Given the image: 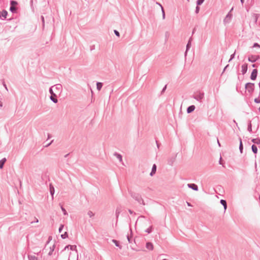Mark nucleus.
<instances>
[{"mask_svg":"<svg viewBox=\"0 0 260 260\" xmlns=\"http://www.w3.org/2000/svg\"><path fill=\"white\" fill-rule=\"evenodd\" d=\"M176 155H173L171 157L169 158V159L168 160V163L169 165H173L174 162L175 161L176 159Z\"/></svg>","mask_w":260,"mask_h":260,"instance_id":"0eeeda50","label":"nucleus"},{"mask_svg":"<svg viewBox=\"0 0 260 260\" xmlns=\"http://www.w3.org/2000/svg\"><path fill=\"white\" fill-rule=\"evenodd\" d=\"M30 260H37V258L35 257H31Z\"/></svg>","mask_w":260,"mask_h":260,"instance_id":"ea45409f","label":"nucleus"},{"mask_svg":"<svg viewBox=\"0 0 260 260\" xmlns=\"http://www.w3.org/2000/svg\"><path fill=\"white\" fill-rule=\"evenodd\" d=\"M115 155L117 156V157L119 159V160L120 161H122V156H121V155L118 154H115Z\"/></svg>","mask_w":260,"mask_h":260,"instance_id":"cd10ccee","label":"nucleus"},{"mask_svg":"<svg viewBox=\"0 0 260 260\" xmlns=\"http://www.w3.org/2000/svg\"><path fill=\"white\" fill-rule=\"evenodd\" d=\"M114 32L117 36L119 37V33L118 31L115 30Z\"/></svg>","mask_w":260,"mask_h":260,"instance_id":"e433bc0d","label":"nucleus"},{"mask_svg":"<svg viewBox=\"0 0 260 260\" xmlns=\"http://www.w3.org/2000/svg\"><path fill=\"white\" fill-rule=\"evenodd\" d=\"M70 249L72 251H75L76 253H77V249H76V246L75 245H69L66 246L64 248V251H68L69 249Z\"/></svg>","mask_w":260,"mask_h":260,"instance_id":"423d86ee","label":"nucleus"},{"mask_svg":"<svg viewBox=\"0 0 260 260\" xmlns=\"http://www.w3.org/2000/svg\"><path fill=\"white\" fill-rule=\"evenodd\" d=\"M248 131L251 133L252 132V125H251V122L250 121L248 125V128H247Z\"/></svg>","mask_w":260,"mask_h":260,"instance_id":"4be33fe9","label":"nucleus"},{"mask_svg":"<svg viewBox=\"0 0 260 260\" xmlns=\"http://www.w3.org/2000/svg\"><path fill=\"white\" fill-rule=\"evenodd\" d=\"M67 232H65L63 234H61V237L63 238V239H65L66 237H67Z\"/></svg>","mask_w":260,"mask_h":260,"instance_id":"c756f323","label":"nucleus"},{"mask_svg":"<svg viewBox=\"0 0 260 260\" xmlns=\"http://www.w3.org/2000/svg\"><path fill=\"white\" fill-rule=\"evenodd\" d=\"M61 208L62 211L63 212L64 214L66 215L67 214V211H66V210L64 209V208H63L62 206L61 207Z\"/></svg>","mask_w":260,"mask_h":260,"instance_id":"c9c22d12","label":"nucleus"},{"mask_svg":"<svg viewBox=\"0 0 260 260\" xmlns=\"http://www.w3.org/2000/svg\"><path fill=\"white\" fill-rule=\"evenodd\" d=\"M252 67L253 68H255V67H256V64H253L252 65Z\"/></svg>","mask_w":260,"mask_h":260,"instance_id":"49530a36","label":"nucleus"},{"mask_svg":"<svg viewBox=\"0 0 260 260\" xmlns=\"http://www.w3.org/2000/svg\"><path fill=\"white\" fill-rule=\"evenodd\" d=\"M243 149V146L242 140H241V139L240 138L239 149H240V152L241 153H242Z\"/></svg>","mask_w":260,"mask_h":260,"instance_id":"6ab92c4d","label":"nucleus"},{"mask_svg":"<svg viewBox=\"0 0 260 260\" xmlns=\"http://www.w3.org/2000/svg\"><path fill=\"white\" fill-rule=\"evenodd\" d=\"M165 36H166V38H168L169 37V33L168 32H166V34H165Z\"/></svg>","mask_w":260,"mask_h":260,"instance_id":"a19ab883","label":"nucleus"},{"mask_svg":"<svg viewBox=\"0 0 260 260\" xmlns=\"http://www.w3.org/2000/svg\"><path fill=\"white\" fill-rule=\"evenodd\" d=\"M248 65L247 63H244L242 66V73L243 75L246 74L247 71Z\"/></svg>","mask_w":260,"mask_h":260,"instance_id":"1a4fd4ad","label":"nucleus"},{"mask_svg":"<svg viewBox=\"0 0 260 260\" xmlns=\"http://www.w3.org/2000/svg\"><path fill=\"white\" fill-rule=\"evenodd\" d=\"M253 47H258V48H259L260 47V45L258 43H254V44L253 45Z\"/></svg>","mask_w":260,"mask_h":260,"instance_id":"2f4dec72","label":"nucleus"},{"mask_svg":"<svg viewBox=\"0 0 260 260\" xmlns=\"http://www.w3.org/2000/svg\"><path fill=\"white\" fill-rule=\"evenodd\" d=\"M221 157H220V160H219V164H221Z\"/></svg>","mask_w":260,"mask_h":260,"instance_id":"8fccbe9b","label":"nucleus"},{"mask_svg":"<svg viewBox=\"0 0 260 260\" xmlns=\"http://www.w3.org/2000/svg\"><path fill=\"white\" fill-rule=\"evenodd\" d=\"M221 204L223 206L224 210H225L227 208V203L226 201L224 200H221L220 201Z\"/></svg>","mask_w":260,"mask_h":260,"instance_id":"4468645a","label":"nucleus"},{"mask_svg":"<svg viewBox=\"0 0 260 260\" xmlns=\"http://www.w3.org/2000/svg\"><path fill=\"white\" fill-rule=\"evenodd\" d=\"M55 248V244L53 242H51L50 241L48 242L45 247L46 251L48 252V254L50 255L54 251Z\"/></svg>","mask_w":260,"mask_h":260,"instance_id":"f257e3e1","label":"nucleus"},{"mask_svg":"<svg viewBox=\"0 0 260 260\" xmlns=\"http://www.w3.org/2000/svg\"><path fill=\"white\" fill-rule=\"evenodd\" d=\"M192 98L197 101L202 102V100L204 98V93L202 92H197L194 93L193 95Z\"/></svg>","mask_w":260,"mask_h":260,"instance_id":"f03ea898","label":"nucleus"},{"mask_svg":"<svg viewBox=\"0 0 260 260\" xmlns=\"http://www.w3.org/2000/svg\"><path fill=\"white\" fill-rule=\"evenodd\" d=\"M163 16H164V19H165V12L164 11Z\"/></svg>","mask_w":260,"mask_h":260,"instance_id":"09e8293b","label":"nucleus"},{"mask_svg":"<svg viewBox=\"0 0 260 260\" xmlns=\"http://www.w3.org/2000/svg\"><path fill=\"white\" fill-rule=\"evenodd\" d=\"M195 108H196V107L194 105H191V106H189L187 108V113H191L192 112H193Z\"/></svg>","mask_w":260,"mask_h":260,"instance_id":"f8f14e48","label":"nucleus"},{"mask_svg":"<svg viewBox=\"0 0 260 260\" xmlns=\"http://www.w3.org/2000/svg\"><path fill=\"white\" fill-rule=\"evenodd\" d=\"M187 204L188 206H192V205H191L190 203H188V202H187Z\"/></svg>","mask_w":260,"mask_h":260,"instance_id":"a18cd8bd","label":"nucleus"},{"mask_svg":"<svg viewBox=\"0 0 260 260\" xmlns=\"http://www.w3.org/2000/svg\"><path fill=\"white\" fill-rule=\"evenodd\" d=\"M50 190L51 194L53 195L54 193V188L53 186H52V185H50Z\"/></svg>","mask_w":260,"mask_h":260,"instance_id":"b1692460","label":"nucleus"},{"mask_svg":"<svg viewBox=\"0 0 260 260\" xmlns=\"http://www.w3.org/2000/svg\"><path fill=\"white\" fill-rule=\"evenodd\" d=\"M251 149H252V152L254 153V154H256L257 153V147L256 146V145H255L254 144H253L251 146Z\"/></svg>","mask_w":260,"mask_h":260,"instance_id":"2eb2a0df","label":"nucleus"},{"mask_svg":"<svg viewBox=\"0 0 260 260\" xmlns=\"http://www.w3.org/2000/svg\"><path fill=\"white\" fill-rule=\"evenodd\" d=\"M218 144H219V145L220 146V143L218 141Z\"/></svg>","mask_w":260,"mask_h":260,"instance_id":"3c124183","label":"nucleus"},{"mask_svg":"<svg viewBox=\"0 0 260 260\" xmlns=\"http://www.w3.org/2000/svg\"><path fill=\"white\" fill-rule=\"evenodd\" d=\"M187 186L195 191H198L199 190L198 185L194 183L188 184Z\"/></svg>","mask_w":260,"mask_h":260,"instance_id":"6e6552de","label":"nucleus"},{"mask_svg":"<svg viewBox=\"0 0 260 260\" xmlns=\"http://www.w3.org/2000/svg\"><path fill=\"white\" fill-rule=\"evenodd\" d=\"M102 83L101 82H98L96 84V87L98 90H100L101 88L102 87Z\"/></svg>","mask_w":260,"mask_h":260,"instance_id":"412c9836","label":"nucleus"},{"mask_svg":"<svg viewBox=\"0 0 260 260\" xmlns=\"http://www.w3.org/2000/svg\"><path fill=\"white\" fill-rule=\"evenodd\" d=\"M6 161V159L5 158H3L2 160H0V168L2 169L3 167L4 164Z\"/></svg>","mask_w":260,"mask_h":260,"instance_id":"aec40b11","label":"nucleus"},{"mask_svg":"<svg viewBox=\"0 0 260 260\" xmlns=\"http://www.w3.org/2000/svg\"><path fill=\"white\" fill-rule=\"evenodd\" d=\"M254 102H255L256 103H260V99L255 98L254 99Z\"/></svg>","mask_w":260,"mask_h":260,"instance_id":"473e14b6","label":"nucleus"},{"mask_svg":"<svg viewBox=\"0 0 260 260\" xmlns=\"http://www.w3.org/2000/svg\"><path fill=\"white\" fill-rule=\"evenodd\" d=\"M50 92L52 95H55V94L53 93L52 89L51 88L50 89Z\"/></svg>","mask_w":260,"mask_h":260,"instance_id":"58836bf2","label":"nucleus"},{"mask_svg":"<svg viewBox=\"0 0 260 260\" xmlns=\"http://www.w3.org/2000/svg\"><path fill=\"white\" fill-rule=\"evenodd\" d=\"M205 0H197V5L198 6H200L201 5H202L203 2H204Z\"/></svg>","mask_w":260,"mask_h":260,"instance_id":"393cba45","label":"nucleus"},{"mask_svg":"<svg viewBox=\"0 0 260 260\" xmlns=\"http://www.w3.org/2000/svg\"><path fill=\"white\" fill-rule=\"evenodd\" d=\"M241 1V3H242V4H243L244 2V0H240Z\"/></svg>","mask_w":260,"mask_h":260,"instance_id":"de8ad7c7","label":"nucleus"},{"mask_svg":"<svg viewBox=\"0 0 260 260\" xmlns=\"http://www.w3.org/2000/svg\"><path fill=\"white\" fill-rule=\"evenodd\" d=\"M164 260H168V259H166V258H164Z\"/></svg>","mask_w":260,"mask_h":260,"instance_id":"603ef678","label":"nucleus"},{"mask_svg":"<svg viewBox=\"0 0 260 260\" xmlns=\"http://www.w3.org/2000/svg\"><path fill=\"white\" fill-rule=\"evenodd\" d=\"M259 200H260V196H259Z\"/></svg>","mask_w":260,"mask_h":260,"instance_id":"864d4df0","label":"nucleus"},{"mask_svg":"<svg viewBox=\"0 0 260 260\" xmlns=\"http://www.w3.org/2000/svg\"><path fill=\"white\" fill-rule=\"evenodd\" d=\"M53 96H54L53 95H52L51 96V98H51V100H52L54 103H57V99H56L54 98L53 97Z\"/></svg>","mask_w":260,"mask_h":260,"instance_id":"bb28decb","label":"nucleus"},{"mask_svg":"<svg viewBox=\"0 0 260 260\" xmlns=\"http://www.w3.org/2000/svg\"><path fill=\"white\" fill-rule=\"evenodd\" d=\"M233 10V8H232L231 11L228 13V14L226 15L225 17L223 20V23L226 24V23H230L232 18V14L231 13V11Z\"/></svg>","mask_w":260,"mask_h":260,"instance_id":"20e7f679","label":"nucleus"},{"mask_svg":"<svg viewBox=\"0 0 260 260\" xmlns=\"http://www.w3.org/2000/svg\"><path fill=\"white\" fill-rule=\"evenodd\" d=\"M257 75V70L256 69H253L250 75V79L252 80H255Z\"/></svg>","mask_w":260,"mask_h":260,"instance_id":"39448f33","label":"nucleus"},{"mask_svg":"<svg viewBox=\"0 0 260 260\" xmlns=\"http://www.w3.org/2000/svg\"><path fill=\"white\" fill-rule=\"evenodd\" d=\"M228 67H229V64L226 65V66L225 67V68H224V69H223V72H224V71L225 70V69H226V68H227Z\"/></svg>","mask_w":260,"mask_h":260,"instance_id":"37998d69","label":"nucleus"},{"mask_svg":"<svg viewBox=\"0 0 260 260\" xmlns=\"http://www.w3.org/2000/svg\"><path fill=\"white\" fill-rule=\"evenodd\" d=\"M191 38H190L186 45V49L185 52V55H186L187 52L188 51V50L190 49L191 47Z\"/></svg>","mask_w":260,"mask_h":260,"instance_id":"9b49d317","label":"nucleus"},{"mask_svg":"<svg viewBox=\"0 0 260 260\" xmlns=\"http://www.w3.org/2000/svg\"><path fill=\"white\" fill-rule=\"evenodd\" d=\"M63 227V225H61L60 226V228H59V232H60V233L61 232V230H62V229Z\"/></svg>","mask_w":260,"mask_h":260,"instance_id":"4c0bfd02","label":"nucleus"},{"mask_svg":"<svg viewBox=\"0 0 260 260\" xmlns=\"http://www.w3.org/2000/svg\"><path fill=\"white\" fill-rule=\"evenodd\" d=\"M235 52H234L233 54H232L231 55L230 59L229 60V62L231 61L235 57Z\"/></svg>","mask_w":260,"mask_h":260,"instance_id":"c85d7f7f","label":"nucleus"},{"mask_svg":"<svg viewBox=\"0 0 260 260\" xmlns=\"http://www.w3.org/2000/svg\"><path fill=\"white\" fill-rule=\"evenodd\" d=\"M146 171L148 172H150V168L149 167H147L146 168Z\"/></svg>","mask_w":260,"mask_h":260,"instance_id":"79ce46f5","label":"nucleus"},{"mask_svg":"<svg viewBox=\"0 0 260 260\" xmlns=\"http://www.w3.org/2000/svg\"><path fill=\"white\" fill-rule=\"evenodd\" d=\"M199 10H200V7H199V6L197 5V6L196 8V10H195L196 13H197V14L199 12Z\"/></svg>","mask_w":260,"mask_h":260,"instance_id":"7c9ffc66","label":"nucleus"},{"mask_svg":"<svg viewBox=\"0 0 260 260\" xmlns=\"http://www.w3.org/2000/svg\"><path fill=\"white\" fill-rule=\"evenodd\" d=\"M253 17H254V23L256 24L257 23V21L258 20V16L257 14H255L253 15Z\"/></svg>","mask_w":260,"mask_h":260,"instance_id":"5701e85b","label":"nucleus"},{"mask_svg":"<svg viewBox=\"0 0 260 260\" xmlns=\"http://www.w3.org/2000/svg\"><path fill=\"white\" fill-rule=\"evenodd\" d=\"M245 89H246L249 93H251L254 91V84L252 83H247L245 86Z\"/></svg>","mask_w":260,"mask_h":260,"instance_id":"7ed1b4c3","label":"nucleus"},{"mask_svg":"<svg viewBox=\"0 0 260 260\" xmlns=\"http://www.w3.org/2000/svg\"><path fill=\"white\" fill-rule=\"evenodd\" d=\"M16 9V8H15V7L14 6L11 5V6L10 7V10H11V12H15Z\"/></svg>","mask_w":260,"mask_h":260,"instance_id":"a878e982","label":"nucleus"},{"mask_svg":"<svg viewBox=\"0 0 260 260\" xmlns=\"http://www.w3.org/2000/svg\"><path fill=\"white\" fill-rule=\"evenodd\" d=\"M146 248L148 249V250H152L153 249V245L152 243H147L146 244Z\"/></svg>","mask_w":260,"mask_h":260,"instance_id":"dca6fc26","label":"nucleus"},{"mask_svg":"<svg viewBox=\"0 0 260 260\" xmlns=\"http://www.w3.org/2000/svg\"><path fill=\"white\" fill-rule=\"evenodd\" d=\"M113 242H114L115 243V244L116 245V246H119V245L118 244V241H117L116 240H113Z\"/></svg>","mask_w":260,"mask_h":260,"instance_id":"72a5a7b5","label":"nucleus"},{"mask_svg":"<svg viewBox=\"0 0 260 260\" xmlns=\"http://www.w3.org/2000/svg\"><path fill=\"white\" fill-rule=\"evenodd\" d=\"M156 166L155 165H153L152 166V169H151V171L150 172V176H153V175L154 174H155V172H156Z\"/></svg>","mask_w":260,"mask_h":260,"instance_id":"ddd939ff","label":"nucleus"},{"mask_svg":"<svg viewBox=\"0 0 260 260\" xmlns=\"http://www.w3.org/2000/svg\"><path fill=\"white\" fill-rule=\"evenodd\" d=\"M11 5L15 6L17 4V3L15 1H12L11 3Z\"/></svg>","mask_w":260,"mask_h":260,"instance_id":"f704fd0d","label":"nucleus"},{"mask_svg":"<svg viewBox=\"0 0 260 260\" xmlns=\"http://www.w3.org/2000/svg\"><path fill=\"white\" fill-rule=\"evenodd\" d=\"M1 17L6 18L7 15V12L5 10H3L1 13Z\"/></svg>","mask_w":260,"mask_h":260,"instance_id":"f3484780","label":"nucleus"},{"mask_svg":"<svg viewBox=\"0 0 260 260\" xmlns=\"http://www.w3.org/2000/svg\"><path fill=\"white\" fill-rule=\"evenodd\" d=\"M166 88H167V85H166L164 87V92H165V91L166 90Z\"/></svg>","mask_w":260,"mask_h":260,"instance_id":"c03bdc74","label":"nucleus"},{"mask_svg":"<svg viewBox=\"0 0 260 260\" xmlns=\"http://www.w3.org/2000/svg\"><path fill=\"white\" fill-rule=\"evenodd\" d=\"M257 58L258 56L251 55V56L248 57V60L251 62H254L256 61Z\"/></svg>","mask_w":260,"mask_h":260,"instance_id":"9d476101","label":"nucleus"},{"mask_svg":"<svg viewBox=\"0 0 260 260\" xmlns=\"http://www.w3.org/2000/svg\"><path fill=\"white\" fill-rule=\"evenodd\" d=\"M251 141L254 144H260V139L259 138L253 139H252Z\"/></svg>","mask_w":260,"mask_h":260,"instance_id":"a211bd4d","label":"nucleus"}]
</instances>
